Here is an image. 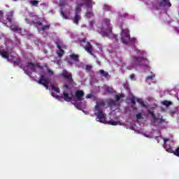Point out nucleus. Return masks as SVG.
I'll use <instances>...</instances> for the list:
<instances>
[{"label": "nucleus", "instance_id": "obj_37", "mask_svg": "<svg viewBox=\"0 0 179 179\" xmlns=\"http://www.w3.org/2000/svg\"><path fill=\"white\" fill-rule=\"evenodd\" d=\"M92 68H93V66L92 65H86L85 66L86 71H90V69H92Z\"/></svg>", "mask_w": 179, "mask_h": 179}, {"label": "nucleus", "instance_id": "obj_10", "mask_svg": "<svg viewBox=\"0 0 179 179\" xmlns=\"http://www.w3.org/2000/svg\"><path fill=\"white\" fill-rule=\"evenodd\" d=\"M15 12L13 10H10L9 12H8L6 15V22H4L5 24H6V23H12V20L13 19V15H14Z\"/></svg>", "mask_w": 179, "mask_h": 179}, {"label": "nucleus", "instance_id": "obj_48", "mask_svg": "<svg viewBox=\"0 0 179 179\" xmlns=\"http://www.w3.org/2000/svg\"><path fill=\"white\" fill-rule=\"evenodd\" d=\"M87 1H88L87 2L88 5H92V0H87Z\"/></svg>", "mask_w": 179, "mask_h": 179}, {"label": "nucleus", "instance_id": "obj_33", "mask_svg": "<svg viewBox=\"0 0 179 179\" xmlns=\"http://www.w3.org/2000/svg\"><path fill=\"white\" fill-rule=\"evenodd\" d=\"M106 93H113V87H107L106 88Z\"/></svg>", "mask_w": 179, "mask_h": 179}, {"label": "nucleus", "instance_id": "obj_35", "mask_svg": "<svg viewBox=\"0 0 179 179\" xmlns=\"http://www.w3.org/2000/svg\"><path fill=\"white\" fill-rule=\"evenodd\" d=\"M130 101L131 104H134V106H135L136 104V101H135V96H134L133 98L130 99Z\"/></svg>", "mask_w": 179, "mask_h": 179}, {"label": "nucleus", "instance_id": "obj_34", "mask_svg": "<svg viewBox=\"0 0 179 179\" xmlns=\"http://www.w3.org/2000/svg\"><path fill=\"white\" fill-rule=\"evenodd\" d=\"M136 120H142L143 117L142 116V113H138L136 115Z\"/></svg>", "mask_w": 179, "mask_h": 179}, {"label": "nucleus", "instance_id": "obj_11", "mask_svg": "<svg viewBox=\"0 0 179 179\" xmlns=\"http://www.w3.org/2000/svg\"><path fill=\"white\" fill-rule=\"evenodd\" d=\"M85 96L83 90H77L76 92V98L77 101H82V98Z\"/></svg>", "mask_w": 179, "mask_h": 179}, {"label": "nucleus", "instance_id": "obj_32", "mask_svg": "<svg viewBox=\"0 0 179 179\" xmlns=\"http://www.w3.org/2000/svg\"><path fill=\"white\" fill-rule=\"evenodd\" d=\"M171 153H173L175 156H177L178 157H179V147L175 151L173 150V152Z\"/></svg>", "mask_w": 179, "mask_h": 179}, {"label": "nucleus", "instance_id": "obj_26", "mask_svg": "<svg viewBox=\"0 0 179 179\" xmlns=\"http://www.w3.org/2000/svg\"><path fill=\"white\" fill-rule=\"evenodd\" d=\"M39 1L37 0H32L30 1L31 5H32V6H37V5H38Z\"/></svg>", "mask_w": 179, "mask_h": 179}, {"label": "nucleus", "instance_id": "obj_29", "mask_svg": "<svg viewBox=\"0 0 179 179\" xmlns=\"http://www.w3.org/2000/svg\"><path fill=\"white\" fill-rule=\"evenodd\" d=\"M124 97V94H116L115 95V100L116 101H120V100Z\"/></svg>", "mask_w": 179, "mask_h": 179}, {"label": "nucleus", "instance_id": "obj_25", "mask_svg": "<svg viewBox=\"0 0 179 179\" xmlns=\"http://www.w3.org/2000/svg\"><path fill=\"white\" fill-rule=\"evenodd\" d=\"M64 54H65V51H64L62 49H59V51L57 52L58 57H63Z\"/></svg>", "mask_w": 179, "mask_h": 179}, {"label": "nucleus", "instance_id": "obj_31", "mask_svg": "<svg viewBox=\"0 0 179 179\" xmlns=\"http://www.w3.org/2000/svg\"><path fill=\"white\" fill-rule=\"evenodd\" d=\"M108 124L109 125L115 126V125H118V122H116V121H114V120H110V121L108 122Z\"/></svg>", "mask_w": 179, "mask_h": 179}, {"label": "nucleus", "instance_id": "obj_36", "mask_svg": "<svg viewBox=\"0 0 179 179\" xmlns=\"http://www.w3.org/2000/svg\"><path fill=\"white\" fill-rule=\"evenodd\" d=\"M87 17H92L93 16V13L92 11H87Z\"/></svg>", "mask_w": 179, "mask_h": 179}, {"label": "nucleus", "instance_id": "obj_6", "mask_svg": "<svg viewBox=\"0 0 179 179\" xmlns=\"http://www.w3.org/2000/svg\"><path fill=\"white\" fill-rule=\"evenodd\" d=\"M164 144L163 148L168 152V153H173V140L167 138H164Z\"/></svg>", "mask_w": 179, "mask_h": 179}, {"label": "nucleus", "instance_id": "obj_40", "mask_svg": "<svg viewBox=\"0 0 179 179\" xmlns=\"http://www.w3.org/2000/svg\"><path fill=\"white\" fill-rule=\"evenodd\" d=\"M65 3H66L65 1H60L59 5V6H65Z\"/></svg>", "mask_w": 179, "mask_h": 179}, {"label": "nucleus", "instance_id": "obj_28", "mask_svg": "<svg viewBox=\"0 0 179 179\" xmlns=\"http://www.w3.org/2000/svg\"><path fill=\"white\" fill-rule=\"evenodd\" d=\"M52 90H53L54 92H56L57 93H59V87H56L55 85H52Z\"/></svg>", "mask_w": 179, "mask_h": 179}, {"label": "nucleus", "instance_id": "obj_3", "mask_svg": "<svg viewBox=\"0 0 179 179\" xmlns=\"http://www.w3.org/2000/svg\"><path fill=\"white\" fill-rule=\"evenodd\" d=\"M131 65L133 66H145V68L149 67V60L143 57L134 56L132 57Z\"/></svg>", "mask_w": 179, "mask_h": 179}, {"label": "nucleus", "instance_id": "obj_51", "mask_svg": "<svg viewBox=\"0 0 179 179\" xmlns=\"http://www.w3.org/2000/svg\"><path fill=\"white\" fill-rule=\"evenodd\" d=\"M132 108H134V106H131Z\"/></svg>", "mask_w": 179, "mask_h": 179}, {"label": "nucleus", "instance_id": "obj_22", "mask_svg": "<svg viewBox=\"0 0 179 179\" xmlns=\"http://www.w3.org/2000/svg\"><path fill=\"white\" fill-rule=\"evenodd\" d=\"M136 101L138 104H141L142 107H146V104H145V102L141 99H137Z\"/></svg>", "mask_w": 179, "mask_h": 179}, {"label": "nucleus", "instance_id": "obj_15", "mask_svg": "<svg viewBox=\"0 0 179 179\" xmlns=\"http://www.w3.org/2000/svg\"><path fill=\"white\" fill-rule=\"evenodd\" d=\"M82 6H83V4L82 3L76 5L75 8V15H80V12H82Z\"/></svg>", "mask_w": 179, "mask_h": 179}, {"label": "nucleus", "instance_id": "obj_53", "mask_svg": "<svg viewBox=\"0 0 179 179\" xmlns=\"http://www.w3.org/2000/svg\"><path fill=\"white\" fill-rule=\"evenodd\" d=\"M52 96H54V94H52Z\"/></svg>", "mask_w": 179, "mask_h": 179}, {"label": "nucleus", "instance_id": "obj_54", "mask_svg": "<svg viewBox=\"0 0 179 179\" xmlns=\"http://www.w3.org/2000/svg\"><path fill=\"white\" fill-rule=\"evenodd\" d=\"M14 1H17V0H14Z\"/></svg>", "mask_w": 179, "mask_h": 179}, {"label": "nucleus", "instance_id": "obj_17", "mask_svg": "<svg viewBox=\"0 0 179 179\" xmlns=\"http://www.w3.org/2000/svg\"><path fill=\"white\" fill-rule=\"evenodd\" d=\"M0 55L5 59H7V61H9V52L2 50L0 52Z\"/></svg>", "mask_w": 179, "mask_h": 179}, {"label": "nucleus", "instance_id": "obj_12", "mask_svg": "<svg viewBox=\"0 0 179 179\" xmlns=\"http://www.w3.org/2000/svg\"><path fill=\"white\" fill-rule=\"evenodd\" d=\"M85 51H87L90 55H93V46L90 42H87V45L84 46Z\"/></svg>", "mask_w": 179, "mask_h": 179}, {"label": "nucleus", "instance_id": "obj_13", "mask_svg": "<svg viewBox=\"0 0 179 179\" xmlns=\"http://www.w3.org/2000/svg\"><path fill=\"white\" fill-rule=\"evenodd\" d=\"M82 20V15L80 14H75L74 17H73V22L74 24H79V21Z\"/></svg>", "mask_w": 179, "mask_h": 179}, {"label": "nucleus", "instance_id": "obj_20", "mask_svg": "<svg viewBox=\"0 0 179 179\" xmlns=\"http://www.w3.org/2000/svg\"><path fill=\"white\" fill-rule=\"evenodd\" d=\"M61 15L62 16L63 19H66L67 20H71V16L69 15H66L64 10H61Z\"/></svg>", "mask_w": 179, "mask_h": 179}, {"label": "nucleus", "instance_id": "obj_30", "mask_svg": "<svg viewBox=\"0 0 179 179\" xmlns=\"http://www.w3.org/2000/svg\"><path fill=\"white\" fill-rule=\"evenodd\" d=\"M150 114L151 115V117L154 121V122H156L157 121V117H156V115L153 112H150Z\"/></svg>", "mask_w": 179, "mask_h": 179}, {"label": "nucleus", "instance_id": "obj_4", "mask_svg": "<svg viewBox=\"0 0 179 179\" xmlns=\"http://www.w3.org/2000/svg\"><path fill=\"white\" fill-rule=\"evenodd\" d=\"M121 40L122 43L126 45L129 43H136V38H131V36H129V30L124 29L122 28L121 31Z\"/></svg>", "mask_w": 179, "mask_h": 179}, {"label": "nucleus", "instance_id": "obj_21", "mask_svg": "<svg viewBox=\"0 0 179 179\" xmlns=\"http://www.w3.org/2000/svg\"><path fill=\"white\" fill-rule=\"evenodd\" d=\"M99 73L103 76V78H108V72L104 71V70H99Z\"/></svg>", "mask_w": 179, "mask_h": 179}, {"label": "nucleus", "instance_id": "obj_42", "mask_svg": "<svg viewBox=\"0 0 179 179\" xmlns=\"http://www.w3.org/2000/svg\"><path fill=\"white\" fill-rule=\"evenodd\" d=\"M93 97V94H88L86 96V99H92Z\"/></svg>", "mask_w": 179, "mask_h": 179}, {"label": "nucleus", "instance_id": "obj_50", "mask_svg": "<svg viewBox=\"0 0 179 179\" xmlns=\"http://www.w3.org/2000/svg\"><path fill=\"white\" fill-rule=\"evenodd\" d=\"M69 64H71V65H72V62H69Z\"/></svg>", "mask_w": 179, "mask_h": 179}, {"label": "nucleus", "instance_id": "obj_44", "mask_svg": "<svg viewBox=\"0 0 179 179\" xmlns=\"http://www.w3.org/2000/svg\"><path fill=\"white\" fill-rule=\"evenodd\" d=\"M127 16H128V14L127 13H123L121 17H122H122H127Z\"/></svg>", "mask_w": 179, "mask_h": 179}, {"label": "nucleus", "instance_id": "obj_49", "mask_svg": "<svg viewBox=\"0 0 179 179\" xmlns=\"http://www.w3.org/2000/svg\"><path fill=\"white\" fill-rule=\"evenodd\" d=\"M81 43H86V39H83V40L81 41Z\"/></svg>", "mask_w": 179, "mask_h": 179}, {"label": "nucleus", "instance_id": "obj_5", "mask_svg": "<svg viewBox=\"0 0 179 179\" xmlns=\"http://www.w3.org/2000/svg\"><path fill=\"white\" fill-rule=\"evenodd\" d=\"M60 76L64 78L67 80V84H65L63 87L67 89V90H71V85L73 83V78H72V73H69L67 70H63L62 73L60 74Z\"/></svg>", "mask_w": 179, "mask_h": 179}, {"label": "nucleus", "instance_id": "obj_47", "mask_svg": "<svg viewBox=\"0 0 179 179\" xmlns=\"http://www.w3.org/2000/svg\"><path fill=\"white\" fill-rule=\"evenodd\" d=\"M57 48H58V50L62 49V48H61V45H59V43H57Z\"/></svg>", "mask_w": 179, "mask_h": 179}, {"label": "nucleus", "instance_id": "obj_23", "mask_svg": "<svg viewBox=\"0 0 179 179\" xmlns=\"http://www.w3.org/2000/svg\"><path fill=\"white\" fill-rule=\"evenodd\" d=\"M103 10H106V12H110L111 10V7L107 4L103 5Z\"/></svg>", "mask_w": 179, "mask_h": 179}, {"label": "nucleus", "instance_id": "obj_14", "mask_svg": "<svg viewBox=\"0 0 179 179\" xmlns=\"http://www.w3.org/2000/svg\"><path fill=\"white\" fill-rule=\"evenodd\" d=\"M159 6H163L164 8L166 6H169V8L171 7V3H170V0H162L159 3Z\"/></svg>", "mask_w": 179, "mask_h": 179}, {"label": "nucleus", "instance_id": "obj_19", "mask_svg": "<svg viewBox=\"0 0 179 179\" xmlns=\"http://www.w3.org/2000/svg\"><path fill=\"white\" fill-rule=\"evenodd\" d=\"M11 30H13V31H17V33H22V29L17 25H12Z\"/></svg>", "mask_w": 179, "mask_h": 179}, {"label": "nucleus", "instance_id": "obj_2", "mask_svg": "<svg viewBox=\"0 0 179 179\" xmlns=\"http://www.w3.org/2000/svg\"><path fill=\"white\" fill-rule=\"evenodd\" d=\"M101 106H106V103L104 102H100L97 103L95 106V109L96 111H98L97 113H95V115L96 116V120L98 121V122H101L102 124H106V113L101 110Z\"/></svg>", "mask_w": 179, "mask_h": 179}, {"label": "nucleus", "instance_id": "obj_27", "mask_svg": "<svg viewBox=\"0 0 179 179\" xmlns=\"http://www.w3.org/2000/svg\"><path fill=\"white\" fill-rule=\"evenodd\" d=\"M50 26L51 25L50 24L44 25L43 27H42L41 30H42V31H44L45 30H48V29H50Z\"/></svg>", "mask_w": 179, "mask_h": 179}, {"label": "nucleus", "instance_id": "obj_1", "mask_svg": "<svg viewBox=\"0 0 179 179\" xmlns=\"http://www.w3.org/2000/svg\"><path fill=\"white\" fill-rule=\"evenodd\" d=\"M110 22V19L105 18L103 20L101 28H99L98 29V31H99L100 34L103 37H110V34L113 31V27Z\"/></svg>", "mask_w": 179, "mask_h": 179}, {"label": "nucleus", "instance_id": "obj_39", "mask_svg": "<svg viewBox=\"0 0 179 179\" xmlns=\"http://www.w3.org/2000/svg\"><path fill=\"white\" fill-rule=\"evenodd\" d=\"M153 78H155V75L148 76L146 78V80H150L153 79Z\"/></svg>", "mask_w": 179, "mask_h": 179}, {"label": "nucleus", "instance_id": "obj_41", "mask_svg": "<svg viewBox=\"0 0 179 179\" xmlns=\"http://www.w3.org/2000/svg\"><path fill=\"white\" fill-rule=\"evenodd\" d=\"M113 38L115 40L116 43H118V35H113Z\"/></svg>", "mask_w": 179, "mask_h": 179}, {"label": "nucleus", "instance_id": "obj_45", "mask_svg": "<svg viewBox=\"0 0 179 179\" xmlns=\"http://www.w3.org/2000/svg\"><path fill=\"white\" fill-rule=\"evenodd\" d=\"M129 78H130V79H134V78H135V74H134V73H132V74H131L130 75V76H129Z\"/></svg>", "mask_w": 179, "mask_h": 179}, {"label": "nucleus", "instance_id": "obj_43", "mask_svg": "<svg viewBox=\"0 0 179 179\" xmlns=\"http://www.w3.org/2000/svg\"><path fill=\"white\" fill-rule=\"evenodd\" d=\"M164 122H166V120H164V119H163V118H161V119H160V121H159V124H163V123H164Z\"/></svg>", "mask_w": 179, "mask_h": 179}, {"label": "nucleus", "instance_id": "obj_18", "mask_svg": "<svg viewBox=\"0 0 179 179\" xmlns=\"http://www.w3.org/2000/svg\"><path fill=\"white\" fill-rule=\"evenodd\" d=\"M69 57V58H71V59H72L75 62H79V55H78L73 53V54L70 55Z\"/></svg>", "mask_w": 179, "mask_h": 179}, {"label": "nucleus", "instance_id": "obj_46", "mask_svg": "<svg viewBox=\"0 0 179 179\" xmlns=\"http://www.w3.org/2000/svg\"><path fill=\"white\" fill-rule=\"evenodd\" d=\"M0 17H3V11L0 10Z\"/></svg>", "mask_w": 179, "mask_h": 179}, {"label": "nucleus", "instance_id": "obj_8", "mask_svg": "<svg viewBox=\"0 0 179 179\" xmlns=\"http://www.w3.org/2000/svg\"><path fill=\"white\" fill-rule=\"evenodd\" d=\"M38 83L44 86L47 90H50V80L45 78V76L41 75L38 80Z\"/></svg>", "mask_w": 179, "mask_h": 179}, {"label": "nucleus", "instance_id": "obj_24", "mask_svg": "<svg viewBox=\"0 0 179 179\" xmlns=\"http://www.w3.org/2000/svg\"><path fill=\"white\" fill-rule=\"evenodd\" d=\"M162 104L164 106H166V107H169V106H171V104H173V102H171L170 101H164L162 102Z\"/></svg>", "mask_w": 179, "mask_h": 179}, {"label": "nucleus", "instance_id": "obj_52", "mask_svg": "<svg viewBox=\"0 0 179 179\" xmlns=\"http://www.w3.org/2000/svg\"><path fill=\"white\" fill-rule=\"evenodd\" d=\"M14 64H16V62H14Z\"/></svg>", "mask_w": 179, "mask_h": 179}, {"label": "nucleus", "instance_id": "obj_16", "mask_svg": "<svg viewBox=\"0 0 179 179\" xmlns=\"http://www.w3.org/2000/svg\"><path fill=\"white\" fill-rule=\"evenodd\" d=\"M62 99H64L65 101H71L72 100V96H69L68 92H64L63 95L62 96Z\"/></svg>", "mask_w": 179, "mask_h": 179}, {"label": "nucleus", "instance_id": "obj_9", "mask_svg": "<svg viewBox=\"0 0 179 179\" xmlns=\"http://www.w3.org/2000/svg\"><path fill=\"white\" fill-rule=\"evenodd\" d=\"M26 69H30V71H34L36 69V66L34 64L33 62H28L25 64V66L24 67V71L27 75L30 76L31 74V72L27 71Z\"/></svg>", "mask_w": 179, "mask_h": 179}, {"label": "nucleus", "instance_id": "obj_38", "mask_svg": "<svg viewBox=\"0 0 179 179\" xmlns=\"http://www.w3.org/2000/svg\"><path fill=\"white\" fill-rule=\"evenodd\" d=\"M48 75H50L51 76L54 75V71H52V70L48 69Z\"/></svg>", "mask_w": 179, "mask_h": 179}, {"label": "nucleus", "instance_id": "obj_7", "mask_svg": "<svg viewBox=\"0 0 179 179\" xmlns=\"http://www.w3.org/2000/svg\"><path fill=\"white\" fill-rule=\"evenodd\" d=\"M25 22L27 23V24H38V26H43V22H41V20H40V17H38L36 15L32 16V17L30 19L26 18Z\"/></svg>", "mask_w": 179, "mask_h": 179}]
</instances>
